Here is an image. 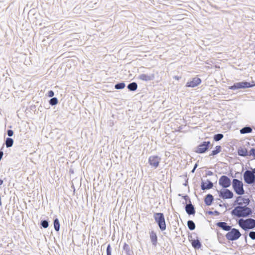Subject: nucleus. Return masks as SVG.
Segmentation results:
<instances>
[{
    "label": "nucleus",
    "instance_id": "7ed1b4c3",
    "mask_svg": "<svg viewBox=\"0 0 255 255\" xmlns=\"http://www.w3.org/2000/svg\"><path fill=\"white\" fill-rule=\"evenodd\" d=\"M153 217L160 229L161 231H164L166 229V224L163 213H156L154 214Z\"/></svg>",
    "mask_w": 255,
    "mask_h": 255
},
{
    "label": "nucleus",
    "instance_id": "4be33fe9",
    "mask_svg": "<svg viewBox=\"0 0 255 255\" xmlns=\"http://www.w3.org/2000/svg\"><path fill=\"white\" fill-rule=\"evenodd\" d=\"M137 85L135 82H132L130 84H129L128 86V88L130 90L132 91H134L137 89Z\"/></svg>",
    "mask_w": 255,
    "mask_h": 255
},
{
    "label": "nucleus",
    "instance_id": "bb28decb",
    "mask_svg": "<svg viewBox=\"0 0 255 255\" xmlns=\"http://www.w3.org/2000/svg\"><path fill=\"white\" fill-rule=\"evenodd\" d=\"M54 229L56 231H59L60 229V224L59 220L57 218H56L54 221Z\"/></svg>",
    "mask_w": 255,
    "mask_h": 255
},
{
    "label": "nucleus",
    "instance_id": "2f4dec72",
    "mask_svg": "<svg viewBox=\"0 0 255 255\" xmlns=\"http://www.w3.org/2000/svg\"><path fill=\"white\" fill-rule=\"evenodd\" d=\"M249 155H252L255 159V149L252 148L249 151Z\"/></svg>",
    "mask_w": 255,
    "mask_h": 255
},
{
    "label": "nucleus",
    "instance_id": "ddd939ff",
    "mask_svg": "<svg viewBox=\"0 0 255 255\" xmlns=\"http://www.w3.org/2000/svg\"><path fill=\"white\" fill-rule=\"evenodd\" d=\"M154 78V75H147L145 74H142L138 76V79L144 81H149L152 80Z\"/></svg>",
    "mask_w": 255,
    "mask_h": 255
},
{
    "label": "nucleus",
    "instance_id": "423d86ee",
    "mask_svg": "<svg viewBox=\"0 0 255 255\" xmlns=\"http://www.w3.org/2000/svg\"><path fill=\"white\" fill-rule=\"evenodd\" d=\"M244 179L247 183L251 184L255 182V175L251 171L247 170L244 173Z\"/></svg>",
    "mask_w": 255,
    "mask_h": 255
},
{
    "label": "nucleus",
    "instance_id": "cd10ccee",
    "mask_svg": "<svg viewBox=\"0 0 255 255\" xmlns=\"http://www.w3.org/2000/svg\"><path fill=\"white\" fill-rule=\"evenodd\" d=\"M125 87V83H120L117 84L115 85V89L119 90V89H122L124 88Z\"/></svg>",
    "mask_w": 255,
    "mask_h": 255
},
{
    "label": "nucleus",
    "instance_id": "72a5a7b5",
    "mask_svg": "<svg viewBox=\"0 0 255 255\" xmlns=\"http://www.w3.org/2000/svg\"><path fill=\"white\" fill-rule=\"evenodd\" d=\"M107 255H111V249L110 245H109L107 248Z\"/></svg>",
    "mask_w": 255,
    "mask_h": 255
},
{
    "label": "nucleus",
    "instance_id": "f3484780",
    "mask_svg": "<svg viewBox=\"0 0 255 255\" xmlns=\"http://www.w3.org/2000/svg\"><path fill=\"white\" fill-rule=\"evenodd\" d=\"M149 234L150 239L152 245L154 246H156L157 243V237L156 234L153 231H151Z\"/></svg>",
    "mask_w": 255,
    "mask_h": 255
},
{
    "label": "nucleus",
    "instance_id": "c85d7f7f",
    "mask_svg": "<svg viewBox=\"0 0 255 255\" xmlns=\"http://www.w3.org/2000/svg\"><path fill=\"white\" fill-rule=\"evenodd\" d=\"M223 134L221 133H218L217 134H215L214 136V139L215 141H219L223 137Z\"/></svg>",
    "mask_w": 255,
    "mask_h": 255
},
{
    "label": "nucleus",
    "instance_id": "9d476101",
    "mask_svg": "<svg viewBox=\"0 0 255 255\" xmlns=\"http://www.w3.org/2000/svg\"><path fill=\"white\" fill-rule=\"evenodd\" d=\"M161 160L160 157L158 156H151L149 157L148 162L151 166L156 168Z\"/></svg>",
    "mask_w": 255,
    "mask_h": 255
},
{
    "label": "nucleus",
    "instance_id": "39448f33",
    "mask_svg": "<svg viewBox=\"0 0 255 255\" xmlns=\"http://www.w3.org/2000/svg\"><path fill=\"white\" fill-rule=\"evenodd\" d=\"M241 236V234L239 231L236 229L233 228L231 229L226 235V238L227 240L230 241H235L238 240Z\"/></svg>",
    "mask_w": 255,
    "mask_h": 255
},
{
    "label": "nucleus",
    "instance_id": "6e6552de",
    "mask_svg": "<svg viewBox=\"0 0 255 255\" xmlns=\"http://www.w3.org/2000/svg\"><path fill=\"white\" fill-rule=\"evenodd\" d=\"M255 84L253 85L251 84L250 83L247 82H242L236 83L234 84V85L229 87L230 89L232 90H236L238 89L241 88H247L253 87Z\"/></svg>",
    "mask_w": 255,
    "mask_h": 255
},
{
    "label": "nucleus",
    "instance_id": "f704fd0d",
    "mask_svg": "<svg viewBox=\"0 0 255 255\" xmlns=\"http://www.w3.org/2000/svg\"><path fill=\"white\" fill-rule=\"evenodd\" d=\"M54 95L53 91H49L48 93V96L49 97H52Z\"/></svg>",
    "mask_w": 255,
    "mask_h": 255
},
{
    "label": "nucleus",
    "instance_id": "f8f14e48",
    "mask_svg": "<svg viewBox=\"0 0 255 255\" xmlns=\"http://www.w3.org/2000/svg\"><path fill=\"white\" fill-rule=\"evenodd\" d=\"M201 82V80L200 78L195 77L191 80L188 81L186 83V87H195L199 85Z\"/></svg>",
    "mask_w": 255,
    "mask_h": 255
},
{
    "label": "nucleus",
    "instance_id": "2eb2a0df",
    "mask_svg": "<svg viewBox=\"0 0 255 255\" xmlns=\"http://www.w3.org/2000/svg\"><path fill=\"white\" fill-rule=\"evenodd\" d=\"M213 186V183L208 180L206 182H202L201 184V189L203 190L211 189Z\"/></svg>",
    "mask_w": 255,
    "mask_h": 255
},
{
    "label": "nucleus",
    "instance_id": "c756f323",
    "mask_svg": "<svg viewBox=\"0 0 255 255\" xmlns=\"http://www.w3.org/2000/svg\"><path fill=\"white\" fill-rule=\"evenodd\" d=\"M58 103V100L56 98H52L49 101V104L51 106H54Z\"/></svg>",
    "mask_w": 255,
    "mask_h": 255
},
{
    "label": "nucleus",
    "instance_id": "1a4fd4ad",
    "mask_svg": "<svg viewBox=\"0 0 255 255\" xmlns=\"http://www.w3.org/2000/svg\"><path fill=\"white\" fill-rule=\"evenodd\" d=\"M219 184L223 188H227L230 186L231 181L228 177L225 175H223L219 180Z\"/></svg>",
    "mask_w": 255,
    "mask_h": 255
},
{
    "label": "nucleus",
    "instance_id": "f03ea898",
    "mask_svg": "<svg viewBox=\"0 0 255 255\" xmlns=\"http://www.w3.org/2000/svg\"><path fill=\"white\" fill-rule=\"evenodd\" d=\"M239 225L245 230L253 229L255 228V220L251 218L246 220L241 219L239 221Z\"/></svg>",
    "mask_w": 255,
    "mask_h": 255
},
{
    "label": "nucleus",
    "instance_id": "6ab92c4d",
    "mask_svg": "<svg viewBox=\"0 0 255 255\" xmlns=\"http://www.w3.org/2000/svg\"><path fill=\"white\" fill-rule=\"evenodd\" d=\"M213 200V196L211 194H208L205 197V203L207 205L209 206L211 205Z\"/></svg>",
    "mask_w": 255,
    "mask_h": 255
},
{
    "label": "nucleus",
    "instance_id": "7c9ffc66",
    "mask_svg": "<svg viewBox=\"0 0 255 255\" xmlns=\"http://www.w3.org/2000/svg\"><path fill=\"white\" fill-rule=\"evenodd\" d=\"M41 225L44 228H47L48 227L49 224H48V222L46 220H43V221H41Z\"/></svg>",
    "mask_w": 255,
    "mask_h": 255
},
{
    "label": "nucleus",
    "instance_id": "412c9836",
    "mask_svg": "<svg viewBox=\"0 0 255 255\" xmlns=\"http://www.w3.org/2000/svg\"><path fill=\"white\" fill-rule=\"evenodd\" d=\"M192 245L195 249H199L201 247V244L198 240H193Z\"/></svg>",
    "mask_w": 255,
    "mask_h": 255
},
{
    "label": "nucleus",
    "instance_id": "58836bf2",
    "mask_svg": "<svg viewBox=\"0 0 255 255\" xmlns=\"http://www.w3.org/2000/svg\"><path fill=\"white\" fill-rule=\"evenodd\" d=\"M2 183H3V181L2 180L0 179V185H2Z\"/></svg>",
    "mask_w": 255,
    "mask_h": 255
},
{
    "label": "nucleus",
    "instance_id": "0eeeda50",
    "mask_svg": "<svg viewBox=\"0 0 255 255\" xmlns=\"http://www.w3.org/2000/svg\"><path fill=\"white\" fill-rule=\"evenodd\" d=\"M217 192L219 197L224 199H231L234 196L233 193L231 191L226 188L217 191Z\"/></svg>",
    "mask_w": 255,
    "mask_h": 255
},
{
    "label": "nucleus",
    "instance_id": "4468645a",
    "mask_svg": "<svg viewBox=\"0 0 255 255\" xmlns=\"http://www.w3.org/2000/svg\"><path fill=\"white\" fill-rule=\"evenodd\" d=\"M236 202L238 204L240 205L245 204V206H246L249 204L250 201L248 198H244L242 197L239 196L237 198Z\"/></svg>",
    "mask_w": 255,
    "mask_h": 255
},
{
    "label": "nucleus",
    "instance_id": "393cba45",
    "mask_svg": "<svg viewBox=\"0 0 255 255\" xmlns=\"http://www.w3.org/2000/svg\"><path fill=\"white\" fill-rule=\"evenodd\" d=\"M221 151V147L220 146H216L215 149L212 151L210 155H215L220 152Z\"/></svg>",
    "mask_w": 255,
    "mask_h": 255
},
{
    "label": "nucleus",
    "instance_id": "a19ab883",
    "mask_svg": "<svg viewBox=\"0 0 255 255\" xmlns=\"http://www.w3.org/2000/svg\"><path fill=\"white\" fill-rule=\"evenodd\" d=\"M195 169V168H193V169L192 170V172H194Z\"/></svg>",
    "mask_w": 255,
    "mask_h": 255
},
{
    "label": "nucleus",
    "instance_id": "79ce46f5",
    "mask_svg": "<svg viewBox=\"0 0 255 255\" xmlns=\"http://www.w3.org/2000/svg\"><path fill=\"white\" fill-rule=\"evenodd\" d=\"M127 245L126 244H125V247H124V248H125H125H127Z\"/></svg>",
    "mask_w": 255,
    "mask_h": 255
},
{
    "label": "nucleus",
    "instance_id": "b1692460",
    "mask_svg": "<svg viewBox=\"0 0 255 255\" xmlns=\"http://www.w3.org/2000/svg\"><path fill=\"white\" fill-rule=\"evenodd\" d=\"M13 143V140L11 138H7L5 140V145L7 147H11Z\"/></svg>",
    "mask_w": 255,
    "mask_h": 255
},
{
    "label": "nucleus",
    "instance_id": "a878e982",
    "mask_svg": "<svg viewBox=\"0 0 255 255\" xmlns=\"http://www.w3.org/2000/svg\"><path fill=\"white\" fill-rule=\"evenodd\" d=\"M187 226L190 230H193L195 229V224L193 221L189 220L187 222Z\"/></svg>",
    "mask_w": 255,
    "mask_h": 255
},
{
    "label": "nucleus",
    "instance_id": "f257e3e1",
    "mask_svg": "<svg viewBox=\"0 0 255 255\" xmlns=\"http://www.w3.org/2000/svg\"><path fill=\"white\" fill-rule=\"evenodd\" d=\"M252 213L251 208L245 206H239L235 208L232 211V214L238 217H245L249 216Z\"/></svg>",
    "mask_w": 255,
    "mask_h": 255
},
{
    "label": "nucleus",
    "instance_id": "4c0bfd02",
    "mask_svg": "<svg viewBox=\"0 0 255 255\" xmlns=\"http://www.w3.org/2000/svg\"><path fill=\"white\" fill-rule=\"evenodd\" d=\"M252 172H253V173H254V175H255V168L254 169H253L252 171H251Z\"/></svg>",
    "mask_w": 255,
    "mask_h": 255
},
{
    "label": "nucleus",
    "instance_id": "aec40b11",
    "mask_svg": "<svg viewBox=\"0 0 255 255\" xmlns=\"http://www.w3.org/2000/svg\"><path fill=\"white\" fill-rule=\"evenodd\" d=\"M252 131V128L250 127H244L240 130V132L242 134L250 133Z\"/></svg>",
    "mask_w": 255,
    "mask_h": 255
},
{
    "label": "nucleus",
    "instance_id": "20e7f679",
    "mask_svg": "<svg viewBox=\"0 0 255 255\" xmlns=\"http://www.w3.org/2000/svg\"><path fill=\"white\" fill-rule=\"evenodd\" d=\"M233 188L235 192L238 195H241L244 194L245 193L243 188V183L241 181H240L238 179H233Z\"/></svg>",
    "mask_w": 255,
    "mask_h": 255
},
{
    "label": "nucleus",
    "instance_id": "c9c22d12",
    "mask_svg": "<svg viewBox=\"0 0 255 255\" xmlns=\"http://www.w3.org/2000/svg\"><path fill=\"white\" fill-rule=\"evenodd\" d=\"M13 134V132L12 130L9 129L7 130V135L8 136H12Z\"/></svg>",
    "mask_w": 255,
    "mask_h": 255
},
{
    "label": "nucleus",
    "instance_id": "5701e85b",
    "mask_svg": "<svg viewBox=\"0 0 255 255\" xmlns=\"http://www.w3.org/2000/svg\"><path fill=\"white\" fill-rule=\"evenodd\" d=\"M238 153L240 155L243 156H246L249 155V152H248V150L246 148H242L239 149L238 151Z\"/></svg>",
    "mask_w": 255,
    "mask_h": 255
},
{
    "label": "nucleus",
    "instance_id": "dca6fc26",
    "mask_svg": "<svg viewBox=\"0 0 255 255\" xmlns=\"http://www.w3.org/2000/svg\"><path fill=\"white\" fill-rule=\"evenodd\" d=\"M217 226L226 231H230L231 229V227L228 225L226 222H218Z\"/></svg>",
    "mask_w": 255,
    "mask_h": 255
},
{
    "label": "nucleus",
    "instance_id": "9b49d317",
    "mask_svg": "<svg viewBox=\"0 0 255 255\" xmlns=\"http://www.w3.org/2000/svg\"><path fill=\"white\" fill-rule=\"evenodd\" d=\"M210 144V141L203 142L197 147L196 150V152L199 153H204L208 149Z\"/></svg>",
    "mask_w": 255,
    "mask_h": 255
},
{
    "label": "nucleus",
    "instance_id": "473e14b6",
    "mask_svg": "<svg viewBox=\"0 0 255 255\" xmlns=\"http://www.w3.org/2000/svg\"><path fill=\"white\" fill-rule=\"evenodd\" d=\"M249 237L252 240H255V232L252 231L249 233Z\"/></svg>",
    "mask_w": 255,
    "mask_h": 255
},
{
    "label": "nucleus",
    "instance_id": "37998d69",
    "mask_svg": "<svg viewBox=\"0 0 255 255\" xmlns=\"http://www.w3.org/2000/svg\"><path fill=\"white\" fill-rule=\"evenodd\" d=\"M127 245L126 244H125V247H124V248H125H125H127Z\"/></svg>",
    "mask_w": 255,
    "mask_h": 255
},
{
    "label": "nucleus",
    "instance_id": "ea45409f",
    "mask_svg": "<svg viewBox=\"0 0 255 255\" xmlns=\"http://www.w3.org/2000/svg\"><path fill=\"white\" fill-rule=\"evenodd\" d=\"M197 165L196 164L195 165V166H194V168H195V169H196V168L197 167Z\"/></svg>",
    "mask_w": 255,
    "mask_h": 255
},
{
    "label": "nucleus",
    "instance_id": "e433bc0d",
    "mask_svg": "<svg viewBox=\"0 0 255 255\" xmlns=\"http://www.w3.org/2000/svg\"><path fill=\"white\" fill-rule=\"evenodd\" d=\"M174 78L175 79L177 80H179L181 78V77H178V76H175L174 77Z\"/></svg>",
    "mask_w": 255,
    "mask_h": 255
},
{
    "label": "nucleus",
    "instance_id": "a211bd4d",
    "mask_svg": "<svg viewBox=\"0 0 255 255\" xmlns=\"http://www.w3.org/2000/svg\"><path fill=\"white\" fill-rule=\"evenodd\" d=\"M185 210L189 215L194 214L195 212L194 208L191 204H188L186 205Z\"/></svg>",
    "mask_w": 255,
    "mask_h": 255
}]
</instances>
